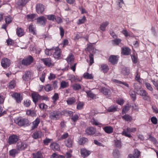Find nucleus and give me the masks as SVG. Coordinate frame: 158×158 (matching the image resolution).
I'll list each match as a JSON object with an SVG mask.
<instances>
[{
    "label": "nucleus",
    "instance_id": "nucleus-1",
    "mask_svg": "<svg viewBox=\"0 0 158 158\" xmlns=\"http://www.w3.org/2000/svg\"><path fill=\"white\" fill-rule=\"evenodd\" d=\"M15 123L19 126L26 127L29 126L31 124L29 120L26 118L20 117L15 120Z\"/></svg>",
    "mask_w": 158,
    "mask_h": 158
},
{
    "label": "nucleus",
    "instance_id": "nucleus-2",
    "mask_svg": "<svg viewBox=\"0 0 158 158\" xmlns=\"http://www.w3.org/2000/svg\"><path fill=\"white\" fill-rule=\"evenodd\" d=\"M62 115V113L60 110H55L50 113L49 118L52 120H56L60 118Z\"/></svg>",
    "mask_w": 158,
    "mask_h": 158
},
{
    "label": "nucleus",
    "instance_id": "nucleus-3",
    "mask_svg": "<svg viewBox=\"0 0 158 158\" xmlns=\"http://www.w3.org/2000/svg\"><path fill=\"white\" fill-rule=\"evenodd\" d=\"M136 129L135 127L130 128L129 127L127 128L126 130L123 129V131L122 133L123 135L126 137L130 138L132 137V135L130 134V132H133L136 131Z\"/></svg>",
    "mask_w": 158,
    "mask_h": 158
},
{
    "label": "nucleus",
    "instance_id": "nucleus-4",
    "mask_svg": "<svg viewBox=\"0 0 158 158\" xmlns=\"http://www.w3.org/2000/svg\"><path fill=\"white\" fill-rule=\"evenodd\" d=\"M19 139V136L16 135H10L7 141L9 145L15 144Z\"/></svg>",
    "mask_w": 158,
    "mask_h": 158
},
{
    "label": "nucleus",
    "instance_id": "nucleus-5",
    "mask_svg": "<svg viewBox=\"0 0 158 158\" xmlns=\"http://www.w3.org/2000/svg\"><path fill=\"white\" fill-rule=\"evenodd\" d=\"M34 60L33 57L30 55L23 59L21 61V63L24 65L28 66L33 62Z\"/></svg>",
    "mask_w": 158,
    "mask_h": 158
},
{
    "label": "nucleus",
    "instance_id": "nucleus-6",
    "mask_svg": "<svg viewBox=\"0 0 158 158\" xmlns=\"http://www.w3.org/2000/svg\"><path fill=\"white\" fill-rule=\"evenodd\" d=\"M11 96L15 100L16 102L18 103H20L23 99V96L20 93H14L11 95Z\"/></svg>",
    "mask_w": 158,
    "mask_h": 158
},
{
    "label": "nucleus",
    "instance_id": "nucleus-7",
    "mask_svg": "<svg viewBox=\"0 0 158 158\" xmlns=\"http://www.w3.org/2000/svg\"><path fill=\"white\" fill-rule=\"evenodd\" d=\"M27 146V144L25 142L19 141L17 143L16 148L17 150L22 151L25 149Z\"/></svg>",
    "mask_w": 158,
    "mask_h": 158
},
{
    "label": "nucleus",
    "instance_id": "nucleus-8",
    "mask_svg": "<svg viewBox=\"0 0 158 158\" xmlns=\"http://www.w3.org/2000/svg\"><path fill=\"white\" fill-rule=\"evenodd\" d=\"M1 64L2 67L6 69L10 66V60L6 58H4L1 61Z\"/></svg>",
    "mask_w": 158,
    "mask_h": 158
},
{
    "label": "nucleus",
    "instance_id": "nucleus-9",
    "mask_svg": "<svg viewBox=\"0 0 158 158\" xmlns=\"http://www.w3.org/2000/svg\"><path fill=\"white\" fill-rule=\"evenodd\" d=\"M44 6L42 4L38 3L36 4V10L38 14H42L44 11Z\"/></svg>",
    "mask_w": 158,
    "mask_h": 158
},
{
    "label": "nucleus",
    "instance_id": "nucleus-10",
    "mask_svg": "<svg viewBox=\"0 0 158 158\" xmlns=\"http://www.w3.org/2000/svg\"><path fill=\"white\" fill-rule=\"evenodd\" d=\"M47 20L46 18L44 16H41L37 19V22L41 25L44 26L47 22Z\"/></svg>",
    "mask_w": 158,
    "mask_h": 158
},
{
    "label": "nucleus",
    "instance_id": "nucleus-11",
    "mask_svg": "<svg viewBox=\"0 0 158 158\" xmlns=\"http://www.w3.org/2000/svg\"><path fill=\"white\" fill-rule=\"evenodd\" d=\"M41 61L46 66L50 67L52 66L53 64L52 61L50 58H43L41 59Z\"/></svg>",
    "mask_w": 158,
    "mask_h": 158
},
{
    "label": "nucleus",
    "instance_id": "nucleus-12",
    "mask_svg": "<svg viewBox=\"0 0 158 158\" xmlns=\"http://www.w3.org/2000/svg\"><path fill=\"white\" fill-rule=\"evenodd\" d=\"M80 153L81 156L85 158L91 154V152L89 151L85 148H82L81 149Z\"/></svg>",
    "mask_w": 158,
    "mask_h": 158
},
{
    "label": "nucleus",
    "instance_id": "nucleus-13",
    "mask_svg": "<svg viewBox=\"0 0 158 158\" xmlns=\"http://www.w3.org/2000/svg\"><path fill=\"white\" fill-rule=\"evenodd\" d=\"M31 73L30 71H26L22 77L23 79L26 81H29L31 79Z\"/></svg>",
    "mask_w": 158,
    "mask_h": 158
},
{
    "label": "nucleus",
    "instance_id": "nucleus-14",
    "mask_svg": "<svg viewBox=\"0 0 158 158\" xmlns=\"http://www.w3.org/2000/svg\"><path fill=\"white\" fill-rule=\"evenodd\" d=\"M96 131V129L93 127H88L85 130L86 133L90 135H93L95 134Z\"/></svg>",
    "mask_w": 158,
    "mask_h": 158
},
{
    "label": "nucleus",
    "instance_id": "nucleus-15",
    "mask_svg": "<svg viewBox=\"0 0 158 158\" xmlns=\"http://www.w3.org/2000/svg\"><path fill=\"white\" fill-rule=\"evenodd\" d=\"M50 148L54 151H59L60 150L59 145L55 142H53L50 145Z\"/></svg>",
    "mask_w": 158,
    "mask_h": 158
},
{
    "label": "nucleus",
    "instance_id": "nucleus-16",
    "mask_svg": "<svg viewBox=\"0 0 158 158\" xmlns=\"http://www.w3.org/2000/svg\"><path fill=\"white\" fill-rule=\"evenodd\" d=\"M33 102L36 103L39 100H40V96L38 93H33L31 94Z\"/></svg>",
    "mask_w": 158,
    "mask_h": 158
},
{
    "label": "nucleus",
    "instance_id": "nucleus-17",
    "mask_svg": "<svg viewBox=\"0 0 158 158\" xmlns=\"http://www.w3.org/2000/svg\"><path fill=\"white\" fill-rule=\"evenodd\" d=\"M112 81L118 84V85H119L120 86L123 87V86L120 85L121 84H123L126 86L127 87L129 88V85L125 82H122L121 81H119L115 79H112Z\"/></svg>",
    "mask_w": 158,
    "mask_h": 158
},
{
    "label": "nucleus",
    "instance_id": "nucleus-18",
    "mask_svg": "<svg viewBox=\"0 0 158 158\" xmlns=\"http://www.w3.org/2000/svg\"><path fill=\"white\" fill-rule=\"evenodd\" d=\"M118 56L112 55L109 58V61L113 64H115L117 63L118 60Z\"/></svg>",
    "mask_w": 158,
    "mask_h": 158
},
{
    "label": "nucleus",
    "instance_id": "nucleus-19",
    "mask_svg": "<svg viewBox=\"0 0 158 158\" xmlns=\"http://www.w3.org/2000/svg\"><path fill=\"white\" fill-rule=\"evenodd\" d=\"M42 135V132L38 131L35 132L32 135V137L35 139H36L41 137Z\"/></svg>",
    "mask_w": 158,
    "mask_h": 158
},
{
    "label": "nucleus",
    "instance_id": "nucleus-20",
    "mask_svg": "<svg viewBox=\"0 0 158 158\" xmlns=\"http://www.w3.org/2000/svg\"><path fill=\"white\" fill-rule=\"evenodd\" d=\"M100 69L101 71L104 73H107L109 70L108 65L105 64H102L100 65Z\"/></svg>",
    "mask_w": 158,
    "mask_h": 158
},
{
    "label": "nucleus",
    "instance_id": "nucleus-21",
    "mask_svg": "<svg viewBox=\"0 0 158 158\" xmlns=\"http://www.w3.org/2000/svg\"><path fill=\"white\" fill-rule=\"evenodd\" d=\"M74 59L73 55L71 53H70L66 58L67 62L69 64L71 65Z\"/></svg>",
    "mask_w": 158,
    "mask_h": 158
},
{
    "label": "nucleus",
    "instance_id": "nucleus-22",
    "mask_svg": "<svg viewBox=\"0 0 158 158\" xmlns=\"http://www.w3.org/2000/svg\"><path fill=\"white\" fill-rule=\"evenodd\" d=\"M122 53L124 55H129L131 53V49L128 47H123L122 48Z\"/></svg>",
    "mask_w": 158,
    "mask_h": 158
},
{
    "label": "nucleus",
    "instance_id": "nucleus-23",
    "mask_svg": "<svg viewBox=\"0 0 158 158\" xmlns=\"http://www.w3.org/2000/svg\"><path fill=\"white\" fill-rule=\"evenodd\" d=\"M53 55V57L55 58L59 59L61 56V52L60 50H57L54 49Z\"/></svg>",
    "mask_w": 158,
    "mask_h": 158
},
{
    "label": "nucleus",
    "instance_id": "nucleus-24",
    "mask_svg": "<svg viewBox=\"0 0 158 158\" xmlns=\"http://www.w3.org/2000/svg\"><path fill=\"white\" fill-rule=\"evenodd\" d=\"M103 129L106 133L110 134L113 131V128L110 126H106L103 128Z\"/></svg>",
    "mask_w": 158,
    "mask_h": 158
},
{
    "label": "nucleus",
    "instance_id": "nucleus-25",
    "mask_svg": "<svg viewBox=\"0 0 158 158\" xmlns=\"http://www.w3.org/2000/svg\"><path fill=\"white\" fill-rule=\"evenodd\" d=\"M40 122V119L38 118H37L32 123L33 126L31 127V129L34 130L38 126Z\"/></svg>",
    "mask_w": 158,
    "mask_h": 158
},
{
    "label": "nucleus",
    "instance_id": "nucleus-26",
    "mask_svg": "<svg viewBox=\"0 0 158 158\" xmlns=\"http://www.w3.org/2000/svg\"><path fill=\"white\" fill-rule=\"evenodd\" d=\"M65 143L66 146L68 148L71 147L73 145V141L71 138L69 137L65 141Z\"/></svg>",
    "mask_w": 158,
    "mask_h": 158
},
{
    "label": "nucleus",
    "instance_id": "nucleus-27",
    "mask_svg": "<svg viewBox=\"0 0 158 158\" xmlns=\"http://www.w3.org/2000/svg\"><path fill=\"white\" fill-rule=\"evenodd\" d=\"M16 34L19 37H21L24 34L23 29L21 27H18L16 30Z\"/></svg>",
    "mask_w": 158,
    "mask_h": 158
},
{
    "label": "nucleus",
    "instance_id": "nucleus-28",
    "mask_svg": "<svg viewBox=\"0 0 158 158\" xmlns=\"http://www.w3.org/2000/svg\"><path fill=\"white\" fill-rule=\"evenodd\" d=\"M88 139L86 138L82 137L80 138L78 141V143L80 145H83L88 142Z\"/></svg>",
    "mask_w": 158,
    "mask_h": 158
},
{
    "label": "nucleus",
    "instance_id": "nucleus-29",
    "mask_svg": "<svg viewBox=\"0 0 158 158\" xmlns=\"http://www.w3.org/2000/svg\"><path fill=\"white\" fill-rule=\"evenodd\" d=\"M66 101L68 105H71L75 102L76 100L74 97H71L68 98Z\"/></svg>",
    "mask_w": 158,
    "mask_h": 158
},
{
    "label": "nucleus",
    "instance_id": "nucleus-30",
    "mask_svg": "<svg viewBox=\"0 0 158 158\" xmlns=\"http://www.w3.org/2000/svg\"><path fill=\"white\" fill-rule=\"evenodd\" d=\"M36 14H32L30 15H27L26 16L27 20L29 21L32 22L35 19Z\"/></svg>",
    "mask_w": 158,
    "mask_h": 158
},
{
    "label": "nucleus",
    "instance_id": "nucleus-31",
    "mask_svg": "<svg viewBox=\"0 0 158 158\" xmlns=\"http://www.w3.org/2000/svg\"><path fill=\"white\" fill-rule=\"evenodd\" d=\"M122 118L123 119L128 122H131L132 119V117L128 114H125L124 115L122 116Z\"/></svg>",
    "mask_w": 158,
    "mask_h": 158
},
{
    "label": "nucleus",
    "instance_id": "nucleus-32",
    "mask_svg": "<svg viewBox=\"0 0 158 158\" xmlns=\"http://www.w3.org/2000/svg\"><path fill=\"white\" fill-rule=\"evenodd\" d=\"M109 24V22L108 21L103 22L100 25V29L102 31H105L106 30V27Z\"/></svg>",
    "mask_w": 158,
    "mask_h": 158
},
{
    "label": "nucleus",
    "instance_id": "nucleus-33",
    "mask_svg": "<svg viewBox=\"0 0 158 158\" xmlns=\"http://www.w3.org/2000/svg\"><path fill=\"white\" fill-rule=\"evenodd\" d=\"M101 92L105 95H108L110 94V90L105 87H102L100 89Z\"/></svg>",
    "mask_w": 158,
    "mask_h": 158
},
{
    "label": "nucleus",
    "instance_id": "nucleus-34",
    "mask_svg": "<svg viewBox=\"0 0 158 158\" xmlns=\"http://www.w3.org/2000/svg\"><path fill=\"white\" fill-rule=\"evenodd\" d=\"M107 111L109 112H113L117 111V106L114 105L110 106L108 108Z\"/></svg>",
    "mask_w": 158,
    "mask_h": 158
},
{
    "label": "nucleus",
    "instance_id": "nucleus-35",
    "mask_svg": "<svg viewBox=\"0 0 158 158\" xmlns=\"http://www.w3.org/2000/svg\"><path fill=\"white\" fill-rule=\"evenodd\" d=\"M29 31L33 35L36 34V30L34 26L32 24H30L29 27Z\"/></svg>",
    "mask_w": 158,
    "mask_h": 158
},
{
    "label": "nucleus",
    "instance_id": "nucleus-36",
    "mask_svg": "<svg viewBox=\"0 0 158 158\" xmlns=\"http://www.w3.org/2000/svg\"><path fill=\"white\" fill-rule=\"evenodd\" d=\"M33 158H43V156L40 152L38 151L36 153L32 154Z\"/></svg>",
    "mask_w": 158,
    "mask_h": 158
},
{
    "label": "nucleus",
    "instance_id": "nucleus-37",
    "mask_svg": "<svg viewBox=\"0 0 158 158\" xmlns=\"http://www.w3.org/2000/svg\"><path fill=\"white\" fill-rule=\"evenodd\" d=\"M54 50L53 48L50 49H46L45 51V54L47 55L51 56L53 53Z\"/></svg>",
    "mask_w": 158,
    "mask_h": 158
},
{
    "label": "nucleus",
    "instance_id": "nucleus-38",
    "mask_svg": "<svg viewBox=\"0 0 158 158\" xmlns=\"http://www.w3.org/2000/svg\"><path fill=\"white\" fill-rule=\"evenodd\" d=\"M6 94L2 93L0 94V104H3L6 98Z\"/></svg>",
    "mask_w": 158,
    "mask_h": 158
},
{
    "label": "nucleus",
    "instance_id": "nucleus-39",
    "mask_svg": "<svg viewBox=\"0 0 158 158\" xmlns=\"http://www.w3.org/2000/svg\"><path fill=\"white\" fill-rule=\"evenodd\" d=\"M113 155L115 158H118L120 156V152L117 149H115L113 151Z\"/></svg>",
    "mask_w": 158,
    "mask_h": 158
},
{
    "label": "nucleus",
    "instance_id": "nucleus-40",
    "mask_svg": "<svg viewBox=\"0 0 158 158\" xmlns=\"http://www.w3.org/2000/svg\"><path fill=\"white\" fill-rule=\"evenodd\" d=\"M135 79L139 83L142 82V79L140 78V75L138 73V70H137L135 74Z\"/></svg>",
    "mask_w": 158,
    "mask_h": 158
},
{
    "label": "nucleus",
    "instance_id": "nucleus-41",
    "mask_svg": "<svg viewBox=\"0 0 158 158\" xmlns=\"http://www.w3.org/2000/svg\"><path fill=\"white\" fill-rule=\"evenodd\" d=\"M130 69L127 68H124L123 69L122 71V73L124 75H128L130 73Z\"/></svg>",
    "mask_w": 158,
    "mask_h": 158
},
{
    "label": "nucleus",
    "instance_id": "nucleus-42",
    "mask_svg": "<svg viewBox=\"0 0 158 158\" xmlns=\"http://www.w3.org/2000/svg\"><path fill=\"white\" fill-rule=\"evenodd\" d=\"M148 139L152 142L154 144H156L158 143V142L156 139L153 136H151V135H149Z\"/></svg>",
    "mask_w": 158,
    "mask_h": 158
},
{
    "label": "nucleus",
    "instance_id": "nucleus-43",
    "mask_svg": "<svg viewBox=\"0 0 158 158\" xmlns=\"http://www.w3.org/2000/svg\"><path fill=\"white\" fill-rule=\"evenodd\" d=\"M146 88L151 91H152L153 90L151 85L148 82H145L144 83Z\"/></svg>",
    "mask_w": 158,
    "mask_h": 158
},
{
    "label": "nucleus",
    "instance_id": "nucleus-44",
    "mask_svg": "<svg viewBox=\"0 0 158 158\" xmlns=\"http://www.w3.org/2000/svg\"><path fill=\"white\" fill-rule=\"evenodd\" d=\"M15 85L16 82L15 81L12 80L9 83V88L11 89H12L15 88Z\"/></svg>",
    "mask_w": 158,
    "mask_h": 158
},
{
    "label": "nucleus",
    "instance_id": "nucleus-45",
    "mask_svg": "<svg viewBox=\"0 0 158 158\" xmlns=\"http://www.w3.org/2000/svg\"><path fill=\"white\" fill-rule=\"evenodd\" d=\"M114 141L115 147L118 148H120L122 146L121 141L117 139L115 140Z\"/></svg>",
    "mask_w": 158,
    "mask_h": 158
},
{
    "label": "nucleus",
    "instance_id": "nucleus-46",
    "mask_svg": "<svg viewBox=\"0 0 158 158\" xmlns=\"http://www.w3.org/2000/svg\"><path fill=\"white\" fill-rule=\"evenodd\" d=\"M18 151L17 149H14L10 150L9 151L10 155L12 156H15L16 154L18 153Z\"/></svg>",
    "mask_w": 158,
    "mask_h": 158
},
{
    "label": "nucleus",
    "instance_id": "nucleus-47",
    "mask_svg": "<svg viewBox=\"0 0 158 158\" xmlns=\"http://www.w3.org/2000/svg\"><path fill=\"white\" fill-rule=\"evenodd\" d=\"M5 20L6 24H9L12 22V18L9 15L6 17Z\"/></svg>",
    "mask_w": 158,
    "mask_h": 158
},
{
    "label": "nucleus",
    "instance_id": "nucleus-48",
    "mask_svg": "<svg viewBox=\"0 0 158 158\" xmlns=\"http://www.w3.org/2000/svg\"><path fill=\"white\" fill-rule=\"evenodd\" d=\"M84 103L83 102H79L77 105V109L78 110L82 109L83 108Z\"/></svg>",
    "mask_w": 158,
    "mask_h": 158
},
{
    "label": "nucleus",
    "instance_id": "nucleus-49",
    "mask_svg": "<svg viewBox=\"0 0 158 158\" xmlns=\"http://www.w3.org/2000/svg\"><path fill=\"white\" fill-rule=\"evenodd\" d=\"M121 40L120 39H115L112 40V44L114 45H118L121 42Z\"/></svg>",
    "mask_w": 158,
    "mask_h": 158
},
{
    "label": "nucleus",
    "instance_id": "nucleus-50",
    "mask_svg": "<svg viewBox=\"0 0 158 158\" xmlns=\"http://www.w3.org/2000/svg\"><path fill=\"white\" fill-rule=\"evenodd\" d=\"M31 103V101L30 100H25L23 102V105L26 107H29Z\"/></svg>",
    "mask_w": 158,
    "mask_h": 158
},
{
    "label": "nucleus",
    "instance_id": "nucleus-51",
    "mask_svg": "<svg viewBox=\"0 0 158 158\" xmlns=\"http://www.w3.org/2000/svg\"><path fill=\"white\" fill-rule=\"evenodd\" d=\"M83 77L87 79H91L93 78L92 75L87 73H84Z\"/></svg>",
    "mask_w": 158,
    "mask_h": 158
},
{
    "label": "nucleus",
    "instance_id": "nucleus-52",
    "mask_svg": "<svg viewBox=\"0 0 158 158\" xmlns=\"http://www.w3.org/2000/svg\"><path fill=\"white\" fill-rule=\"evenodd\" d=\"M47 19L50 20H52L53 21H55V19L56 16L54 15H47Z\"/></svg>",
    "mask_w": 158,
    "mask_h": 158
},
{
    "label": "nucleus",
    "instance_id": "nucleus-53",
    "mask_svg": "<svg viewBox=\"0 0 158 158\" xmlns=\"http://www.w3.org/2000/svg\"><path fill=\"white\" fill-rule=\"evenodd\" d=\"M68 85L69 84L68 83L64 81H63L61 82V87L62 89L66 88Z\"/></svg>",
    "mask_w": 158,
    "mask_h": 158
},
{
    "label": "nucleus",
    "instance_id": "nucleus-54",
    "mask_svg": "<svg viewBox=\"0 0 158 158\" xmlns=\"http://www.w3.org/2000/svg\"><path fill=\"white\" fill-rule=\"evenodd\" d=\"M73 89L74 90H79L81 88V86L79 84H75L73 86Z\"/></svg>",
    "mask_w": 158,
    "mask_h": 158
},
{
    "label": "nucleus",
    "instance_id": "nucleus-55",
    "mask_svg": "<svg viewBox=\"0 0 158 158\" xmlns=\"http://www.w3.org/2000/svg\"><path fill=\"white\" fill-rule=\"evenodd\" d=\"M52 139H50L46 138V139L43 140V143L45 145H48L49 143L51 142V141L52 140Z\"/></svg>",
    "mask_w": 158,
    "mask_h": 158
},
{
    "label": "nucleus",
    "instance_id": "nucleus-56",
    "mask_svg": "<svg viewBox=\"0 0 158 158\" xmlns=\"http://www.w3.org/2000/svg\"><path fill=\"white\" fill-rule=\"evenodd\" d=\"M52 85L51 84H48L45 86L44 89L47 92L51 91L52 89Z\"/></svg>",
    "mask_w": 158,
    "mask_h": 158
},
{
    "label": "nucleus",
    "instance_id": "nucleus-57",
    "mask_svg": "<svg viewBox=\"0 0 158 158\" xmlns=\"http://www.w3.org/2000/svg\"><path fill=\"white\" fill-rule=\"evenodd\" d=\"M86 93L88 97H90L91 98H94L95 97V95L93 94L90 91H86Z\"/></svg>",
    "mask_w": 158,
    "mask_h": 158
},
{
    "label": "nucleus",
    "instance_id": "nucleus-58",
    "mask_svg": "<svg viewBox=\"0 0 158 158\" xmlns=\"http://www.w3.org/2000/svg\"><path fill=\"white\" fill-rule=\"evenodd\" d=\"M86 20V18L84 16L81 19H79L77 24L79 25L84 23Z\"/></svg>",
    "mask_w": 158,
    "mask_h": 158
},
{
    "label": "nucleus",
    "instance_id": "nucleus-59",
    "mask_svg": "<svg viewBox=\"0 0 158 158\" xmlns=\"http://www.w3.org/2000/svg\"><path fill=\"white\" fill-rule=\"evenodd\" d=\"M71 119L72 121L73 122H76L79 118V116L77 114H75L71 116Z\"/></svg>",
    "mask_w": 158,
    "mask_h": 158
},
{
    "label": "nucleus",
    "instance_id": "nucleus-60",
    "mask_svg": "<svg viewBox=\"0 0 158 158\" xmlns=\"http://www.w3.org/2000/svg\"><path fill=\"white\" fill-rule=\"evenodd\" d=\"M28 2V0H19V5L22 6L25 5Z\"/></svg>",
    "mask_w": 158,
    "mask_h": 158
},
{
    "label": "nucleus",
    "instance_id": "nucleus-61",
    "mask_svg": "<svg viewBox=\"0 0 158 158\" xmlns=\"http://www.w3.org/2000/svg\"><path fill=\"white\" fill-rule=\"evenodd\" d=\"M130 95L133 101L136 99V95L134 91H132L130 93Z\"/></svg>",
    "mask_w": 158,
    "mask_h": 158
},
{
    "label": "nucleus",
    "instance_id": "nucleus-62",
    "mask_svg": "<svg viewBox=\"0 0 158 158\" xmlns=\"http://www.w3.org/2000/svg\"><path fill=\"white\" fill-rule=\"evenodd\" d=\"M89 64L91 65L94 63V55L93 54L90 53L89 55Z\"/></svg>",
    "mask_w": 158,
    "mask_h": 158
},
{
    "label": "nucleus",
    "instance_id": "nucleus-63",
    "mask_svg": "<svg viewBox=\"0 0 158 158\" xmlns=\"http://www.w3.org/2000/svg\"><path fill=\"white\" fill-rule=\"evenodd\" d=\"M59 98V95L57 93H55L52 98V100L54 102L57 101Z\"/></svg>",
    "mask_w": 158,
    "mask_h": 158
},
{
    "label": "nucleus",
    "instance_id": "nucleus-64",
    "mask_svg": "<svg viewBox=\"0 0 158 158\" xmlns=\"http://www.w3.org/2000/svg\"><path fill=\"white\" fill-rule=\"evenodd\" d=\"M143 99L145 100H146L148 102H151V97L148 95V93L143 97Z\"/></svg>",
    "mask_w": 158,
    "mask_h": 158
}]
</instances>
